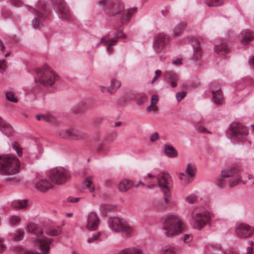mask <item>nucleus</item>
Here are the masks:
<instances>
[{
	"mask_svg": "<svg viewBox=\"0 0 254 254\" xmlns=\"http://www.w3.org/2000/svg\"><path fill=\"white\" fill-rule=\"evenodd\" d=\"M99 88H100V90L101 91V92L103 93L109 92L110 94L113 93V92L111 90V89L107 87L101 85L99 86Z\"/></svg>",
	"mask_w": 254,
	"mask_h": 254,
	"instance_id": "nucleus-50",
	"label": "nucleus"
},
{
	"mask_svg": "<svg viewBox=\"0 0 254 254\" xmlns=\"http://www.w3.org/2000/svg\"><path fill=\"white\" fill-rule=\"evenodd\" d=\"M108 227L114 232H122L130 235L134 230V228L124 219L119 217H111L108 220Z\"/></svg>",
	"mask_w": 254,
	"mask_h": 254,
	"instance_id": "nucleus-7",
	"label": "nucleus"
},
{
	"mask_svg": "<svg viewBox=\"0 0 254 254\" xmlns=\"http://www.w3.org/2000/svg\"><path fill=\"white\" fill-rule=\"evenodd\" d=\"M249 133L248 127L240 123H232L229 127V134L231 140L237 142L244 141Z\"/></svg>",
	"mask_w": 254,
	"mask_h": 254,
	"instance_id": "nucleus-9",
	"label": "nucleus"
},
{
	"mask_svg": "<svg viewBox=\"0 0 254 254\" xmlns=\"http://www.w3.org/2000/svg\"><path fill=\"white\" fill-rule=\"evenodd\" d=\"M35 186L37 190L42 192H46L54 188V184L49 178L39 179L35 182Z\"/></svg>",
	"mask_w": 254,
	"mask_h": 254,
	"instance_id": "nucleus-17",
	"label": "nucleus"
},
{
	"mask_svg": "<svg viewBox=\"0 0 254 254\" xmlns=\"http://www.w3.org/2000/svg\"><path fill=\"white\" fill-rule=\"evenodd\" d=\"M186 228L183 220L174 215L169 216L165 219L162 229L167 237H174L182 232Z\"/></svg>",
	"mask_w": 254,
	"mask_h": 254,
	"instance_id": "nucleus-4",
	"label": "nucleus"
},
{
	"mask_svg": "<svg viewBox=\"0 0 254 254\" xmlns=\"http://www.w3.org/2000/svg\"><path fill=\"white\" fill-rule=\"evenodd\" d=\"M159 138V134L157 132H155L150 135L149 139L151 142H155Z\"/></svg>",
	"mask_w": 254,
	"mask_h": 254,
	"instance_id": "nucleus-48",
	"label": "nucleus"
},
{
	"mask_svg": "<svg viewBox=\"0 0 254 254\" xmlns=\"http://www.w3.org/2000/svg\"><path fill=\"white\" fill-rule=\"evenodd\" d=\"M26 230L35 236L34 240V245L39 248L41 253L43 254L49 253L50 250V245L53 242L54 240L43 236V229L36 224L29 223L26 227Z\"/></svg>",
	"mask_w": 254,
	"mask_h": 254,
	"instance_id": "nucleus-2",
	"label": "nucleus"
},
{
	"mask_svg": "<svg viewBox=\"0 0 254 254\" xmlns=\"http://www.w3.org/2000/svg\"><path fill=\"white\" fill-rule=\"evenodd\" d=\"M100 236V233L98 232L96 234H93L91 238L93 239V240L94 241L98 240Z\"/></svg>",
	"mask_w": 254,
	"mask_h": 254,
	"instance_id": "nucleus-59",
	"label": "nucleus"
},
{
	"mask_svg": "<svg viewBox=\"0 0 254 254\" xmlns=\"http://www.w3.org/2000/svg\"><path fill=\"white\" fill-rule=\"evenodd\" d=\"M210 92L212 94V101L215 104H221L224 98L220 87L214 83L209 84Z\"/></svg>",
	"mask_w": 254,
	"mask_h": 254,
	"instance_id": "nucleus-15",
	"label": "nucleus"
},
{
	"mask_svg": "<svg viewBox=\"0 0 254 254\" xmlns=\"http://www.w3.org/2000/svg\"><path fill=\"white\" fill-rule=\"evenodd\" d=\"M242 172L235 167L226 168L221 172V176L224 178L237 177V175Z\"/></svg>",
	"mask_w": 254,
	"mask_h": 254,
	"instance_id": "nucleus-22",
	"label": "nucleus"
},
{
	"mask_svg": "<svg viewBox=\"0 0 254 254\" xmlns=\"http://www.w3.org/2000/svg\"><path fill=\"white\" fill-rule=\"evenodd\" d=\"M96 149L103 154H106L109 151V148L106 147L105 144L103 142L98 143L96 146Z\"/></svg>",
	"mask_w": 254,
	"mask_h": 254,
	"instance_id": "nucleus-40",
	"label": "nucleus"
},
{
	"mask_svg": "<svg viewBox=\"0 0 254 254\" xmlns=\"http://www.w3.org/2000/svg\"><path fill=\"white\" fill-rule=\"evenodd\" d=\"M197 130L198 131L200 132L210 133V132L209 131H208L205 127L202 126H198L197 128Z\"/></svg>",
	"mask_w": 254,
	"mask_h": 254,
	"instance_id": "nucleus-52",
	"label": "nucleus"
},
{
	"mask_svg": "<svg viewBox=\"0 0 254 254\" xmlns=\"http://www.w3.org/2000/svg\"><path fill=\"white\" fill-rule=\"evenodd\" d=\"M169 37L164 33L156 35L153 40V48L156 53H160L169 41Z\"/></svg>",
	"mask_w": 254,
	"mask_h": 254,
	"instance_id": "nucleus-12",
	"label": "nucleus"
},
{
	"mask_svg": "<svg viewBox=\"0 0 254 254\" xmlns=\"http://www.w3.org/2000/svg\"><path fill=\"white\" fill-rule=\"evenodd\" d=\"M80 197H73L72 196H69L66 199V201L69 203H76L80 200Z\"/></svg>",
	"mask_w": 254,
	"mask_h": 254,
	"instance_id": "nucleus-49",
	"label": "nucleus"
},
{
	"mask_svg": "<svg viewBox=\"0 0 254 254\" xmlns=\"http://www.w3.org/2000/svg\"><path fill=\"white\" fill-rule=\"evenodd\" d=\"M254 232V229L246 223L237 224L235 227L236 235L242 239L251 237Z\"/></svg>",
	"mask_w": 254,
	"mask_h": 254,
	"instance_id": "nucleus-14",
	"label": "nucleus"
},
{
	"mask_svg": "<svg viewBox=\"0 0 254 254\" xmlns=\"http://www.w3.org/2000/svg\"><path fill=\"white\" fill-rule=\"evenodd\" d=\"M198 198V195L195 193H192L185 197V200L189 204H193L197 201Z\"/></svg>",
	"mask_w": 254,
	"mask_h": 254,
	"instance_id": "nucleus-38",
	"label": "nucleus"
},
{
	"mask_svg": "<svg viewBox=\"0 0 254 254\" xmlns=\"http://www.w3.org/2000/svg\"><path fill=\"white\" fill-rule=\"evenodd\" d=\"M194 177L189 176L188 175H187V176L185 177V178L184 179L183 181L187 184H189L193 182V178Z\"/></svg>",
	"mask_w": 254,
	"mask_h": 254,
	"instance_id": "nucleus-46",
	"label": "nucleus"
},
{
	"mask_svg": "<svg viewBox=\"0 0 254 254\" xmlns=\"http://www.w3.org/2000/svg\"><path fill=\"white\" fill-rule=\"evenodd\" d=\"M224 0H204L205 3L209 7L218 6L223 3Z\"/></svg>",
	"mask_w": 254,
	"mask_h": 254,
	"instance_id": "nucleus-39",
	"label": "nucleus"
},
{
	"mask_svg": "<svg viewBox=\"0 0 254 254\" xmlns=\"http://www.w3.org/2000/svg\"><path fill=\"white\" fill-rule=\"evenodd\" d=\"M59 135L63 138L71 137L76 139H85L88 137V134L82 130L71 128L65 131L62 130L59 133Z\"/></svg>",
	"mask_w": 254,
	"mask_h": 254,
	"instance_id": "nucleus-13",
	"label": "nucleus"
},
{
	"mask_svg": "<svg viewBox=\"0 0 254 254\" xmlns=\"http://www.w3.org/2000/svg\"><path fill=\"white\" fill-rule=\"evenodd\" d=\"M24 233V232L22 230H18L16 231L14 237L15 241H19L22 240L23 237Z\"/></svg>",
	"mask_w": 254,
	"mask_h": 254,
	"instance_id": "nucleus-43",
	"label": "nucleus"
},
{
	"mask_svg": "<svg viewBox=\"0 0 254 254\" xmlns=\"http://www.w3.org/2000/svg\"><path fill=\"white\" fill-rule=\"evenodd\" d=\"M52 4L60 18L64 20H69L70 19V12L64 0H53Z\"/></svg>",
	"mask_w": 254,
	"mask_h": 254,
	"instance_id": "nucleus-11",
	"label": "nucleus"
},
{
	"mask_svg": "<svg viewBox=\"0 0 254 254\" xmlns=\"http://www.w3.org/2000/svg\"><path fill=\"white\" fill-rule=\"evenodd\" d=\"M187 174L186 173H180L179 179L183 181L184 180V179L185 178V177L187 176Z\"/></svg>",
	"mask_w": 254,
	"mask_h": 254,
	"instance_id": "nucleus-61",
	"label": "nucleus"
},
{
	"mask_svg": "<svg viewBox=\"0 0 254 254\" xmlns=\"http://www.w3.org/2000/svg\"><path fill=\"white\" fill-rule=\"evenodd\" d=\"M186 92L185 91L177 93L176 95L177 100L178 102L181 101L183 98H184L186 96Z\"/></svg>",
	"mask_w": 254,
	"mask_h": 254,
	"instance_id": "nucleus-47",
	"label": "nucleus"
},
{
	"mask_svg": "<svg viewBox=\"0 0 254 254\" xmlns=\"http://www.w3.org/2000/svg\"><path fill=\"white\" fill-rule=\"evenodd\" d=\"M100 219L96 213L90 212L88 215L86 228L90 231H95L97 229Z\"/></svg>",
	"mask_w": 254,
	"mask_h": 254,
	"instance_id": "nucleus-16",
	"label": "nucleus"
},
{
	"mask_svg": "<svg viewBox=\"0 0 254 254\" xmlns=\"http://www.w3.org/2000/svg\"><path fill=\"white\" fill-rule=\"evenodd\" d=\"M214 214L202 206L196 207L191 212L189 220L193 228L200 230L213 217Z\"/></svg>",
	"mask_w": 254,
	"mask_h": 254,
	"instance_id": "nucleus-3",
	"label": "nucleus"
},
{
	"mask_svg": "<svg viewBox=\"0 0 254 254\" xmlns=\"http://www.w3.org/2000/svg\"><path fill=\"white\" fill-rule=\"evenodd\" d=\"M5 247L2 244V241L0 240V252H3L5 250Z\"/></svg>",
	"mask_w": 254,
	"mask_h": 254,
	"instance_id": "nucleus-60",
	"label": "nucleus"
},
{
	"mask_svg": "<svg viewBox=\"0 0 254 254\" xmlns=\"http://www.w3.org/2000/svg\"><path fill=\"white\" fill-rule=\"evenodd\" d=\"M20 167V161L14 155H0V175L7 176V184L15 185L21 180Z\"/></svg>",
	"mask_w": 254,
	"mask_h": 254,
	"instance_id": "nucleus-1",
	"label": "nucleus"
},
{
	"mask_svg": "<svg viewBox=\"0 0 254 254\" xmlns=\"http://www.w3.org/2000/svg\"><path fill=\"white\" fill-rule=\"evenodd\" d=\"M158 96L157 95H153L151 97V105L156 104L158 101Z\"/></svg>",
	"mask_w": 254,
	"mask_h": 254,
	"instance_id": "nucleus-51",
	"label": "nucleus"
},
{
	"mask_svg": "<svg viewBox=\"0 0 254 254\" xmlns=\"http://www.w3.org/2000/svg\"><path fill=\"white\" fill-rule=\"evenodd\" d=\"M243 254H254V251L252 247H248L247 248V253Z\"/></svg>",
	"mask_w": 254,
	"mask_h": 254,
	"instance_id": "nucleus-57",
	"label": "nucleus"
},
{
	"mask_svg": "<svg viewBox=\"0 0 254 254\" xmlns=\"http://www.w3.org/2000/svg\"><path fill=\"white\" fill-rule=\"evenodd\" d=\"M46 233L49 236H57L62 233V231L59 227H50L46 230Z\"/></svg>",
	"mask_w": 254,
	"mask_h": 254,
	"instance_id": "nucleus-36",
	"label": "nucleus"
},
{
	"mask_svg": "<svg viewBox=\"0 0 254 254\" xmlns=\"http://www.w3.org/2000/svg\"><path fill=\"white\" fill-rule=\"evenodd\" d=\"M217 183L218 187L220 188H223L225 184L224 181L221 178L217 180Z\"/></svg>",
	"mask_w": 254,
	"mask_h": 254,
	"instance_id": "nucleus-56",
	"label": "nucleus"
},
{
	"mask_svg": "<svg viewBox=\"0 0 254 254\" xmlns=\"http://www.w3.org/2000/svg\"><path fill=\"white\" fill-rule=\"evenodd\" d=\"M157 181L160 188L164 193L165 204L167 203L168 200H169L170 198L169 185L171 181V179L169 174H163L157 178ZM164 205V204L163 203L161 206H155V207L157 209H161L163 208Z\"/></svg>",
	"mask_w": 254,
	"mask_h": 254,
	"instance_id": "nucleus-10",
	"label": "nucleus"
},
{
	"mask_svg": "<svg viewBox=\"0 0 254 254\" xmlns=\"http://www.w3.org/2000/svg\"><path fill=\"white\" fill-rule=\"evenodd\" d=\"M28 206L27 199L15 200L11 202L12 207L15 210L26 208Z\"/></svg>",
	"mask_w": 254,
	"mask_h": 254,
	"instance_id": "nucleus-25",
	"label": "nucleus"
},
{
	"mask_svg": "<svg viewBox=\"0 0 254 254\" xmlns=\"http://www.w3.org/2000/svg\"><path fill=\"white\" fill-rule=\"evenodd\" d=\"M137 9L136 7H133L131 9H128L123 11L122 10H120L119 12L120 13L122 14L121 18V21L122 23H124L128 20L129 18L131 16L132 12L131 11L135 12Z\"/></svg>",
	"mask_w": 254,
	"mask_h": 254,
	"instance_id": "nucleus-29",
	"label": "nucleus"
},
{
	"mask_svg": "<svg viewBox=\"0 0 254 254\" xmlns=\"http://www.w3.org/2000/svg\"><path fill=\"white\" fill-rule=\"evenodd\" d=\"M121 86V82L119 80L114 79L112 80L110 88L112 90H117Z\"/></svg>",
	"mask_w": 254,
	"mask_h": 254,
	"instance_id": "nucleus-42",
	"label": "nucleus"
},
{
	"mask_svg": "<svg viewBox=\"0 0 254 254\" xmlns=\"http://www.w3.org/2000/svg\"><path fill=\"white\" fill-rule=\"evenodd\" d=\"M36 119L38 121L43 120L45 122H47L49 120V118L45 115H40L36 116Z\"/></svg>",
	"mask_w": 254,
	"mask_h": 254,
	"instance_id": "nucleus-53",
	"label": "nucleus"
},
{
	"mask_svg": "<svg viewBox=\"0 0 254 254\" xmlns=\"http://www.w3.org/2000/svg\"><path fill=\"white\" fill-rule=\"evenodd\" d=\"M119 254H145L142 250L137 247H129L119 252Z\"/></svg>",
	"mask_w": 254,
	"mask_h": 254,
	"instance_id": "nucleus-31",
	"label": "nucleus"
},
{
	"mask_svg": "<svg viewBox=\"0 0 254 254\" xmlns=\"http://www.w3.org/2000/svg\"><path fill=\"white\" fill-rule=\"evenodd\" d=\"M24 254H40L34 251H28L24 253Z\"/></svg>",
	"mask_w": 254,
	"mask_h": 254,
	"instance_id": "nucleus-62",
	"label": "nucleus"
},
{
	"mask_svg": "<svg viewBox=\"0 0 254 254\" xmlns=\"http://www.w3.org/2000/svg\"><path fill=\"white\" fill-rule=\"evenodd\" d=\"M164 152L166 155L169 158H175L178 156L177 150L171 145H164Z\"/></svg>",
	"mask_w": 254,
	"mask_h": 254,
	"instance_id": "nucleus-28",
	"label": "nucleus"
},
{
	"mask_svg": "<svg viewBox=\"0 0 254 254\" xmlns=\"http://www.w3.org/2000/svg\"><path fill=\"white\" fill-rule=\"evenodd\" d=\"M27 8L35 15V18L32 21V26L34 29H39L43 26V22L45 17L50 13L49 8L44 3L39 4L36 9L30 6L26 5Z\"/></svg>",
	"mask_w": 254,
	"mask_h": 254,
	"instance_id": "nucleus-8",
	"label": "nucleus"
},
{
	"mask_svg": "<svg viewBox=\"0 0 254 254\" xmlns=\"http://www.w3.org/2000/svg\"><path fill=\"white\" fill-rule=\"evenodd\" d=\"M0 130L7 137L12 135L13 129L12 127L5 121L0 117Z\"/></svg>",
	"mask_w": 254,
	"mask_h": 254,
	"instance_id": "nucleus-21",
	"label": "nucleus"
},
{
	"mask_svg": "<svg viewBox=\"0 0 254 254\" xmlns=\"http://www.w3.org/2000/svg\"><path fill=\"white\" fill-rule=\"evenodd\" d=\"M71 173L67 167L58 166L52 168L49 174L50 181L56 185H61L68 181Z\"/></svg>",
	"mask_w": 254,
	"mask_h": 254,
	"instance_id": "nucleus-6",
	"label": "nucleus"
},
{
	"mask_svg": "<svg viewBox=\"0 0 254 254\" xmlns=\"http://www.w3.org/2000/svg\"><path fill=\"white\" fill-rule=\"evenodd\" d=\"M169 10L167 8H165L164 9L162 10V13L164 16H166Z\"/></svg>",
	"mask_w": 254,
	"mask_h": 254,
	"instance_id": "nucleus-64",
	"label": "nucleus"
},
{
	"mask_svg": "<svg viewBox=\"0 0 254 254\" xmlns=\"http://www.w3.org/2000/svg\"><path fill=\"white\" fill-rule=\"evenodd\" d=\"M5 96L7 100L10 102L13 103H17L18 102V99L12 89H10L8 90L5 93Z\"/></svg>",
	"mask_w": 254,
	"mask_h": 254,
	"instance_id": "nucleus-37",
	"label": "nucleus"
},
{
	"mask_svg": "<svg viewBox=\"0 0 254 254\" xmlns=\"http://www.w3.org/2000/svg\"><path fill=\"white\" fill-rule=\"evenodd\" d=\"M215 52L220 54H226L230 52V49L226 43H221L214 47Z\"/></svg>",
	"mask_w": 254,
	"mask_h": 254,
	"instance_id": "nucleus-26",
	"label": "nucleus"
},
{
	"mask_svg": "<svg viewBox=\"0 0 254 254\" xmlns=\"http://www.w3.org/2000/svg\"><path fill=\"white\" fill-rule=\"evenodd\" d=\"M165 79L171 84L172 87H175L177 85L179 77L175 73L173 72H167L165 74Z\"/></svg>",
	"mask_w": 254,
	"mask_h": 254,
	"instance_id": "nucleus-24",
	"label": "nucleus"
},
{
	"mask_svg": "<svg viewBox=\"0 0 254 254\" xmlns=\"http://www.w3.org/2000/svg\"><path fill=\"white\" fill-rule=\"evenodd\" d=\"M133 186V183L131 181L124 179L120 182L118 186V189L120 191L125 192L128 190Z\"/></svg>",
	"mask_w": 254,
	"mask_h": 254,
	"instance_id": "nucleus-30",
	"label": "nucleus"
},
{
	"mask_svg": "<svg viewBox=\"0 0 254 254\" xmlns=\"http://www.w3.org/2000/svg\"><path fill=\"white\" fill-rule=\"evenodd\" d=\"M196 167L194 164L190 163L187 165L185 169V173L187 175L194 177L196 174Z\"/></svg>",
	"mask_w": 254,
	"mask_h": 254,
	"instance_id": "nucleus-35",
	"label": "nucleus"
},
{
	"mask_svg": "<svg viewBox=\"0 0 254 254\" xmlns=\"http://www.w3.org/2000/svg\"><path fill=\"white\" fill-rule=\"evenodd\" d=\"M187 26V23L186 22H181L176 26L174 27L173 35L174 37H178L180 36L183 31V30Z\"/></svg>",
	"mask_w": 254,
	"mask_h": 254,
	"instance_id": "nucleus-33",
	"label": "nucleus"
},
{
	"mask_svg": "<svg viewBox=\"0 0 254 254\" xmlns=\"http://www.w3.org/2000/svg\"><path fill=\"white\" fill-rule=\"evenodd\" d=\"M7 67L5 61L4 60H0V73H3Z\"/></svg>",
	"mask_w": 254,
	"mask_h": 254,
	"instance_id": "nucleus-44",
	"label": "nucleus"
},
{
	"mask_svg": "<svg viewBox=\"0 0 254 254\" xmlns=\"http://www.w3.org/2000/svg\"><path fill=\"white\" fill-rule=\"evenodd\" d=\"M21 220L20 218L17 215H12L9 217V221L12 224H16Z\"/></svg>",
	"mask_w": 254,
	"mask_h": 254,
	"instance_id": "nucleus-45",
	"label": "nucleus"
},
{
	"mask_svg": "<svg viewBox=\"0 0 254 254\" xmlns=\"http://www.w3.org/2000/svg\"><path fill=\"white\" fill-rule=\"evenodd\" d=\"M36 76L35 82L39 83L45 86L52 85L58 79V76L47 65L36 70Z\"/></svg>",
	"mask_w": 254,
	"mask_h": 254,
	"instance_id": "nucleus-5",
	"label": "nucleus"
},
{
	"mask_svg": "<svg viewBox=\"0 0 254 254\" xmlns=\"http://www.w3.org/2000/svg\"><path fill=\"white\" fill-rule=\"evenodd\" d=\"M238 38L243 45H246L254 38V33L250 29H244L240 33Z\"/></svg>",
	"mask_w": 254,
	"mask_h": 254,
	"instance_id": "nucleus-18",
	"label": "nucleus"
},
{
	"mask_svg": "<svg viewBox=\"0 0 254 254\" xmlns=\"http://www.w3.org/2000/svg\"><path fill=\"white\" fill-rule=\"evenodd\" d=\"M244 177V173L242 172L238 174L237 177L232 178L229 180L228 182L229 187L230 188H233L240 184H245L246 183L242 180V178Z\"/></svg>",
	"mask_w": 254,
	"mask_h": 254,
	"instance_id": "nucleus-23",
	"label": "nucleus"
},
{
	"mask_svg": "<svg viewBox=\"0 0 254 254\" xmlns=\"http://www.w3.org/2000/svg\"><path fill=\"white\" fill-rule=\"evenodd\" d=\"M11 3L13 4L19 5L20 3V0H11Z\"/></svg>",
	"mask_w": 254,
	"mask_h": 254,
	"instance_id": "nucleus-63",
	"label": "nucleus"
},
{
	"mask_svg": "<svg viewBox=\"0 0 254 254\" xmlns=\"http://www.w3.org/2000/svg\"><path fill=\"white\" fill-rule=\"evenodd\" d=\"M99 4L103 6H107L109 4V1L108 0H100Z\"/></svg>",
	"mask_w": 254,
	"mask_h": 254,
	"instance_id": "nucleus-58",
	"label": "nucleus"
},
{
	"mask_svg": "<svg viewBox=\"0 0 254 254\" xmlns=\"http://www.w3.org/2000/svg\"><path fill=\"white\" fill-rule=\"evenodd\" d=\"M192 46L193 50V58L197 61L201 59L203 50L200 45V42L195 38H192Z\"/></svg>",
	"mask_w": 254,
	"mask_h": 254,
	"instance_id": "nucleus-20",
	"label": "nucleus"
},
{
	"mask_svg": "<svg viewBox=\"0 0 254 254\" xmlns=\"http://www.w3.org/2000/svg\"><path fill=\"white\" fill-rule=\"evenodd\" d=\"M93 177L92 176H88L83 182V186L84 189H88L90 192L95 190V188L93 185Z\"/></svg>",
	"mask_w": 254,
	"mask_h": 254,
	"instance_id": "nucleus-32",
	"label": "nucleus"
},
{
	"mask_svg": "<svg viewBox=\"0 0 254 254\" xmlns=\"http://www.w3.org/2000/svg\"><path fill=\"white\" fill-rule=\"evenodd\" d=\"M11 147L15 150L18 156L21 157L22 155V151L21 149L19 147V145L17 142L14 141L12 143Z\"/></svg>",
	"mask_w": 254,
	"mask_h": 254,
	"instance_id": "nucleus-41",
	"label": "nucleus"
},
{
	"mask_svg": "<svg viewBox=\"0 0 254 254\" xmlns=\"http://www.w3.org/2000/svg\"><path fill=\"white\" fill-rule=\"evenodd\" d=\"M147 99V96L144 93H136L135 94L134 98H131L132 100H135L136 103L138 105H141L144 103Z\"/></svg>",
	"mask_w": 254,
	"mask_h": 254,
	"instance_id": "nucleus-34",
	"label": "nucleus"
},
{
	"mask_svg": "<svg viewBox=\"0 0 254 254\" xmlns=\"http://www.w3.org/2000/svg\"><path fill=\"white\" fill-rule=\"evenodd\" d=\"M117 43V40L109 38L108 35H107L101 38L100 42L97 45V47H98L100 44H103L105 46H107L106 51L108 54H110L113 51V48L111 47L116 45Z\"/></svg>",
	"mask_w": 254,
	"mask_h": 254,
	"instance_id": "nucleus-19",
	"label": "nucleus"
},
{
	"mask_svg": "<svg viewBox=\"0 0 254 254\" xmlns=\"http://www.w3.org/2000/svg\"><path fill=\"white\" fill-rule=\"evenodd\" d=\"M179 252L177 248L170 245L163 246L160 249L161 254H178Z\"/></svg>",
	"mask_w": 254,
	"mask_h": 254,
	"instance_id": "nucleus-27",
	"label": "nucleus"
},
{
	"mask_svg": "<svg viewBox=\"0 0 254 254\" xmlns=\"http://www.w3.org/2000/svg\"><path fill=\"white\" fill-rule=\"evenodd\" d=\"M192 237L191 235H185L184 237V241L186 243H189L192 240Z\"/></svg>",
	"mask_w": 254,
	"mask_h": 254,
	"instance_id": "nucleus-54",
	"label": "nucleus"
},
{
	"mask_svg": "<svg viewBox=\"0 0 254 254\" xmlns=\"http://www.w3.org/2000/svg\"><path fill=\"white\" fill-rule=\"evenodd\" d=\"M182 59H177L175 60H174L172 61V64L176 65H180L182 64Z\"/></svg>",
	"mask_w": 254,
	"mask_h": 254,
	"instance_id": "nucleus-55",
	"label": "nucleus"
}]
</instances>
